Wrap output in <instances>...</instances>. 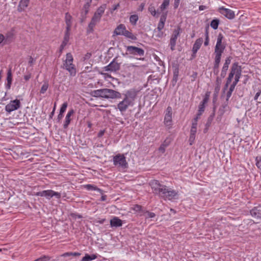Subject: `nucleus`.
Wrapping results in <instances>:
<instances>
[{
    "instance_id": "27",
    "label": "nucleus",
    "mask_w": 261,
    "mask_h": 261,
    "mask_svg": "<svg viewBox=\"0 0 261 261\" xmlns=\"http://www.w3.org/2000/svg\"><path fill=\"white\" fill-rule=\"evenodd\" d=\"M132 210L136 212L139 213L141 216L143 215L145 212V210L143 209V206L139 204L134 205L132 207Z\"/></svg>"
},
{
    "instance_id": "34",
    "label": "nucleus",
    "mask_w": 261,
    "mask_h": 261,
    "mask_svg": "<svg viewBox=\"0 0 261 261\" xmlns=\"http://www.w3.org/2000/svg\"><path fill=\"white\" fill-rule=\"evenodd\" d=\"M138 16L136 14L132 15L129 17L130 22L133 25H136L137 21L138 20Z\"/></svg>"
},
{
    "instance_id": "20",
    "label": "nucleus",
    "mask_w": 261,
    "mask_h": 261,
    "mask_svg": "<svg viewBox=\"0 0 261 261\" xmlns=\"http://www.w3.org/2000/svg\"><path fill=\"white\" fill-rule=\"evenodd\" d=\"M167 14V12H166V13H163L162 14V15H161L160 19V21L158 23V27H157V30L158 31H161L164 28V25H165V21L166 20Z\"/></svg>"
},
{
    "instance_id": "40",
    "label": "nucleus",
    "mask_w": 261,
    "mask_h": 261,
    "mask_svg": "<svg viewBox=\"0 0 261 261\" xmlns=\"http://www.w3.org/2000/svg\"><path fill=\"white\" fill-rule=\"evenodd\" d=\"M148 11L151 13V14L153 16H155L156 13H160L159 12H158L159 10H158V11H156L155 10L154 7L152 5L149 6V7H148Z\"/></svg>"
},
{
    "instance_id": "21",
    "label": "nucleus",
    "mask_w": 261,
    "mask_h": 261,
    "mask_svg": "<svg viewBox=\"0 0 261 261\" xmlns=\"http://www.w3.org/2000/svg\"><path fill=\"white\" fill-rule=\"evenodd\" d=\"M203 42V39L202 38H199L197 39L193 46L192 51L193 54H196L198 49L200 48Z\"/></svg>"
},
{
    "instance_id": "18",
    "label": "nucleus",
    "mask_w": 261,
    "mask_h": 261,
    "mask_svg": "<svg viewBox=\"0 0 261 261\" xmlns=\"http://www.w3.org/2000/svg\"><path fill=\"white\" fill-rule=\"evenodd\" d=\"M75 111L73 109H71L69 110L66 116L65 120L63 124L64 128L66 129L68 127V125L71 121V116L73 115Z\"/></svg>"
},
{
    "instance_id": "31",
    "label": "nucleus",
    "mask_w": 261,
    "mask_h": 261,
    "mask_svg": "<svg viewBox=\"0 0 261 261\" xmlns=\"http://www.w3.org/2000/svg\"><path fill=\"white\" fill-rule=\"evenodd\" d=\"M170 0H163V3L160 7L159 10L161 12H163L166 9L169 5Z\"/></svg>"
},
{
    "instance_id": "15",
    "label": "nucleus",
    "mask_w": 261,
    "mask_h": 261,
    "mask_svg": "<svg viewBox=\"0 0 261 261\" xmlns=\"http://www.w3.org/2000/svg\"><path fill=\"white\" fill-rule=\"evenodd\" d=\"M250 213L254 219L261 220V205L254 207L250 210Z\"/></svg>"
},
{
    "instance_id": "33",
    "label": "nucleus",
    "mask_w": 261,
    "mask_h": 261,
    "mask_svg": "<svg viewBox=\"0 0 261 261\" xmlns=\"http://www.w3.org/2000/svg\"><path fill=\"white\" fill-rule=\"evenodd\" d=\"M205 105L202 102H200L198 107V112L197 114V116L200 117L202 114L203 113L205 110Z\"/></svg>"
},
{
    "instance_id": "63",
    "label": "nucleus",
    "mask_w": 261,
    "mask_h": 261,
    "mask_svg": "<svg viewBox=\"0 0 261 261\" xmlns=\"http://www.w3.org/2000/svg\"><path fill=\"white\" fill-rule=\"evenodd\" d=\"M71 216H72V217L74 218L75 219H76V218L81 219L82 218V215H79V214H73V213L71 214Z\"/></svg>"
},
{
    "instance_id": "26",
    "label": "nucleus",
    "mask_w": 261,
    "mask_h": 261,
    "mask_svg": "<svg viewBox=\"0 0 261 261\" xmlns=\"http://www.w3.org/2000/svg\"><path fill=\"white\" fill-rule=\"evenodd\" d=\"M83 187L85 189L88 191H97L99 192L101 194H102L103 192L102 190L98 188L97 186L94 185L87 184L83 185Z\"/></svg>"
},
{
    "instance_id": "4",
    "label": "nucleus",
    "mask_w": 261,
    "mask_h": 261,
    "mask_svg": "<svg viewBox=\"0 0 261 261\" xmlns=\"http://www.w3.org/2000/svg\"><path fill=\"white\" fill-rule=\"evenodd\" d=\"M149 184L152 190L153 193L161 197L162 193L164 192V189L166 188V186L155 179L151 180Z\"/></svg>"
},
{
    "instance_id": "42",
    "label": "nucleus",
    "mask_w": 261,
    "mask_h": 261,
    "mask_svg": "<svg viewBox=\"0 0 261 261\" xmlns=\"http://www.w3.org/2000/svg\"><path fill=\"white\" fill-rule=\"evenodd\" d=\"M230 62H231V58H230V57H229L226 59L225 63H224L222 68L228 70L229 65L230 64Z\"/></svg>"
},
{
    "instance_id": "28",
    "label": "nucleus",
    "mask_w": 261,
    "mask_h": 261,
    "mask_svg": "<svg viewBox=\"0 0 261 261\" xmlns=\"http://www.w3.org/2000/svg\"><path fill=\"white\" fill-rule=\"evenodd\" d=\"M122 35L127 38L132 39L133 40H136L137 39V38L135 35L133 34L132 32L128 31L126 29L124 32V34Z\"/></svg>"
},
{
    "instance_id": "11",
    "label": "nucleus",
    "mask_w": 261,
    "mask_h": 261,
    "mask_svg": "<svg viewBox=\"0 0 261 261\" xmlns=\"http://www.w3.org/2000/svg\"><path fill=\"white\" fill-rule=\"evenodd\" d=\"M180 32V28L178 27L177 29H175L173 31V34L170 40L169 45L171 49L173 51L175 50V47L176 43V40L178 37L179 36Z\"/></svg>"
},
{
    "instance_id": "16",
    "label": "nucleus",
    "mask_w": 261,
    "mask_h": 261,
    "mask_svg": "<svg viewBox=\"0 0 261 261\" xmlns=\"http://www.w3.org/2000/svg\"><path fill=\"white\" fill-rule=\"evenodd\" d=\"M72 17L71 15L68 12L66 13L65 16V21L66 25V32L70 33L71 27L72 26Z\"/></svg>"
},
{
    "instance_id": "10",
    "label": "nucleus",
    "mask_w": 261,
    "mask_h": 261,
    "mask_svg": "<svg viewBox=\"0 0 261 261\" xmlns=\"http://www.w3.org/2000/svg\"><path fill=\"white\" fill-rule=\"evenodd\" d=\"M126 53L128 54L143 56L144 55V50L141 48H139L134 46H127L126 47Z\"/></svg>"
},
{
    "instance_id": "13",
    "label": "nucleus",
    "mask_w": 261,
    "mask_h": 261,
    "mask_svg": "<svg viewBox=\"0 0 261 261\" xmlns=\"http://www.w3.org/2000/svg\"><path fill=\"white\" fill-rule=\"evenodd\" d=\"M219 12L229 19H233L235 17L234 12L232 10L225 8L224 7H220Z\"/></svg>"
},
{
    "instance_id": "2",
    "label": "nucleus",
    "mask_w": 261,
    "mask_h": 261,
    "mask_svg": "<svg viewBox=\"0 0 261 261\" xmlns=\"http://www.w3.org/2000/svg\"><path fill=\"white\" fill-rule=\"evenodd\" d=\"M94 96L107 99L120 98L122 94L115 90L110 89H101L93 91Z\"/></svg>"
},
{
    "instance_id": "25",
    "label": "nucleus",
    "mask_w": 261,
    "mask_h": 261,
    "mask_svg": "<svg viewBox=\"0 0 261 261\" xmlns=\"http://www.w3.org/2000/svg\"><path fill=\"white\" fill-rule=\"evenodd\" d=\"M6 80H7V84H6V88L7 90H9L11 88L12 82V74L11 69H9L8 70Z\"/></svg>"
},
{
    "instance_id": "43",
    "label": "nucleus",
    "mask_w": 261,
    "mask_h": 261,
    "mask_svg": "<svg viewBox=\"0 0 261 261\" xmlns=\"http://www.w3.org/2000/svg\"><path fill=\"white\" fill-rule=\"evenodd\" d=\"M256 166L257 167L261 170V156H257L255 158Z\"/></svg>"
},
{
    "instance_id": "29",
    "label": "nucleus",
    "mask_w": 261,
    "mask_h": 261,
    "mask_svg": "<svg viewBox=\"0 0 261 261\" xmlns=\"http://www.w3.org/2000/svg\"><path fill=\"white\" fill-rule=\"evenodd\" d=\"M228 108V103H225L222 105L219 109V113L220 114V117H217V119H219V120L220 121L221 119V116L224 114L225 112L226 111V109Z\"/></svg>"
},
{
    "instance_id": "30",
    "label": "nucleus",
    "mask_w": 261,
    "mask_h": 261,
    "mask_svg": "<svg viewBox=\"0 0 261 261\" xmlns=\"http://www.w3.org/2000/svg\"><path fill=\"white\" fill-rule=\"evenodd\" d=\"M106 7H107L106 4L102 5L101 6H100L99 7H98L97 8V9L96 11L95 12V13L101 17L102 14L105 12Z\"/></svg>"
},
{
    "instance_id": "32",
    "label": "nucleus",
    "mask_w": 261,
    "mask_h": 261,
    "mask_svg": "<svg viewBox=\"0 0 261 261\" xmlns=\"http://www.w3.org/2000/svg\"><path fill=\"white\" fill-rule=\"evenodd\" d=\"M97 24L96 22L93 21L92 20H91L90 22L88 24V27L87 28V33H92L94 31V28Z\"/></svg>"
},
{
    "instance_id": "22",
    "label": "nucleus",
    "mask_w": 261,
    "mask_h": 261,
    "mask_svg": "<svg viewBox=\"0 0 261 261\" xmlns=\"http://www.w3.org/2000/svg\"><path fill=\"white\" fill-rule=\"evenodd\" d=\"M230 72H232L233 74H234V75H240L242 73V69L241 66L238 65V63H234L232 64Z\"/></svg>"
},
{
    "instance_id": "3",
    "label": "nucleus",
    "mask_w": 261,
    "mask_h": 261,
    "mask_svg": "<svg viewBox=\"0 0 261 261\" xmlns=\"http://www.w3.org/2000/svg\"><path fill=\"white\" fill-rule=\"evenodd\" d=\"M73 58L71 53L66 54V60L63 61V68L69 71L70 75L74 76L76 73L75 65L73 64Z\"/></svg>"
},
{
    "instance_id": "57",
    "label": "nucleus",
    "mask_w": 261,
    "mask_h": 261,
    "mask_svg": "<svg viewBox=\"0 0 261 261\" xmlns=\"http://www.w3.org/2000/svg\"><path fill=\"white\" fill-rule=\"evenodd\" d=\"M91 258L89 254H86V255L83 257L81 261H91Z\"/></svg>"
},
{
    "instance_id": "58",
    "label": "nucleus",
    "mask_w": 261,
    "mask_h": 261,
    "mask_svg": "<svg viewBox=\"0 0 261 261\" xmlns=\"http://www.w3.org/2000/svg\"><path fill=\"white\" fill-rule=\"evenodd\" d=\"M119 7H120L119 3L113 5L111 10V13H112L115 10H117Z\"/></svg>"
},
{
    "instance_id": "41",
    "label": "nucleus",
    "mask_w": 261,
    "mask_h": 261,
    "mask_svg": "<svg viewBox=\"0 0 261 261\" xmlns=\"http://www.w3.org/2000/svg\"><path fill=\"white\" fill-rule=\"evenodd\" d=\"M210 94H211V92L210 91H207L205 93V95L204 96V98H203V100H202V101L201 102H202L203 103H204V104H206L208 102V101L209 100Z\"/></svg>"
},
{
    "instance_id": "54",
    "label": "nucleus",
    "mask_w": 261,
    "mask_h": 261,
    "mask_svg": "<svg viewBox=\"0 0 261 261\" xmlns=\"http://www.w3.org/2000/svg\"><path fill=\"white\" fill-rule=\"evenodd\" d=\"M220 89V86H219V84H217V85L215 87V93L214 95L217 97V94H218Z\"/></svg>"
},
{
    "instance_id": "46",
    "label": "nucleus",
    "mask_w": 261,
    "mask_h": 261,
    "mask_svg": "<svg viewBox=\"0 0 261 261\" xmlns=\"http://www.w3.org/2000/svg\"><path fill=\"white\" fill-rule=\"evenodd\" d=\"M101 16L94 13V15L93 16L91 20L93 21H94L96 23H98V22L100 21V19H101Z\"/></svg>"
},
{
    "instance_id": "62",
    "label": "nucleus",
    "mask_w": 261,
    "mask_h": 261,
    "mask_svg": "<svg viewBox=\"0 0 261 261\" xmlns=\"http://www.w3.org/2000/svg\"><path fill=\"white\" fill-rule=\"evenodd\" d=\"M197 132V127H194V126H191V128L190 130V134L196 135Z\"/></svg>"
},
{
    "instance_id": "7",
    "label": "nucleus",
    "mask_w": 261,
    "mask_h": 261,
    "mask_svg": "<svg viewBox=\"0 0 261 261\" xmlns=\"http://www.w3.org/2000/svg\"><path fill=\"white\" fill-rule=\"evenodd\" d=\"M178 195V192L174 190L169 188L166 186L164 192L162 193L161 198L164 200H171L175 198Z\"/></svg>"
},
{
    "instance_id": "55",
    "label": "nucleus",
    "mask_w": 261,
    "mask_h": 261,
    "mask_svg": "<svg viewBox=\"0 0 261 261\" xmlns=\"http://www.w3.org/2000/svg\"><path fill=\"white\" fill-rule=\"evenodd\" d=\"M145 213L147 214V217H146V218H154L155 216V214L154 213L152 212H149L148 211L145 210Z\"/></svg>"
},
{
    "instance_id": "1",
    "label": "nucleus",
    "mask_w": 261,
    "mask_h": 261,
    "mask_svg": "<svg viewBox=\"0 0 261 261\" xmlns=\"http://www.w3.org/2000/svg\"><path fill=\"white\" fill-rule=\"evenodd\" d=\"M139 91L135 89H130L123 94V98L117 105V108L123 114L129 107H132L137 98Z\"/></svg>"
},
{
    "instance_id": "8",
    "label": "nucleus",
    "mask_w": 261,
    "mask_h": 261,
    "mask_svg": "<svg viewBox=\"0 0 261 261\" xmlns=\"http://www.w3.org/2000/svg\"><path fill=\"white\" fill-rule=\"evenodd\" d=\"M223 38V36L222 34H219L217 39L216 45L215 47L214 54H219L222 55L224 52L226 46L225 44L222 43Z\"/></svg>"
},
{
    "instance_id": "48",
    "label": "nucleus",
    "mask_w": 261,
    "mask_h": 261,
    "mask_svg": "<svg viewBox=\"0 0 261 261\" xmlns=\"http://www.w3.org/2000/svg\"><path fill=\"white\" fill-rule=\"evenodd\" d=\"M221 55L215 54V60L214 63L220 64L221 58Z\"/></svg>"
},
{
    "instance_id": "14",
    "label": "nucleus",
    "mask_w": 261,
    "mask_h": 261,
    "mask_svg": "<svg viewBox=\"0 0 261 261\" xmlns=\"http://www.w3.org/2000/svg\"><path fill=\"white\" fill-rule=\"evenodd\" d=\"M172 109L170 106H168L166 110V113L164 117V123L167 126H169L172 122Z\"/></svg>"
},
{
    "instance_id": "17",
    "label": "nucleus",
    "mask_w": 261,
    "mask_h": 261,
    "mask_svg": "<svg viewBox=\"0 0 261 261\" xmlns=\"http://www.w3.org/2000/svg\"><path fill=\"white\" fill-rule=\"evenodd\" d=\"M69 36H70V33L65 32L63 40V41L60 46V48H59V52L60 56L62 54V52L64 49V47L67 44V43L69 40Z\"/></svg>"
},
{
    "instance_id": "12",
    "label": "nucleus",
    "mask_w": 261,
    "mask_h": 261,
    "mask_svg": "<svg viewBox=\"0 0 261 261\" xmlns=\"http://www.w3.org/2000/svg\"><path fill=\"white\" fill-rule=\"evenodd\" d=\"M120 68V65L114 59L108 65L103 67L106 71L116 72Z\"/></svg>"
},
{
    "instance_id": "36",
    "label": "nucleus",
    "mask_w": 261,
    "mask_h": 261,
    "mask_svg": "<svg viewBox=\"0 0 261 261\" xmlns=\"http://www.w3.org/2000/svg\"><path fill=\"white\" fill-rule=\"evenodd\" d=\"M91 2L92 0H90L89 1L87 2L83 6V9L85 11V15H86L89 12Z\"/></svg>"
},
{
    "instance_id": "6",
    "label": "nucleus",
    "mask_w": 261,
    "mask_h": 261,
    "mask_svg": "<svg viewBox=\"0 0 261 261\" xmlns=\"http://www.w3.org/2000/svg\"><path fill=\"white\" fill-rule=\"evenodd\" d=\"M35 195L41 197H45L48 199H50L54 196L56 197L57 199H60L61 197L60 193L55 192L51 190H44L37 192L35 194Z\"/></svg>"
},
{
    "instance_id": "51",
    "label": "nucleus",
    "mask_w": 261,
    "mask_h": 261,
    "mask_svg": "<svg viewBox=\"0 0 261 261\" xmlns=\"http://www.w3.org/2000/svg\"><path fill=\"white\" fill-rule=\"evenodd\" d=\"M92 55L90 53H87L86 54L84 55V56L83 57V61H88L91 57Z\"/></svg>"
},
{
    "instance_id": "24",
    "label": "nucleus",
    "mask_w": 261,
    "mask_h": 261,
    "mask_svg": "<svg viewBox=\"0 0 261 261\" xmlns=\"http://www.w3.org/2000/svg\"><path fill=\"white\" fill-rule=\"evenodd\" d=\"M126 30V27L123 24H120L115 29L114 34L116 35H122Z\"/></svg>"
},
{
    "instance_id": "56",
    "label": "nucleus",
    "mask_w": 261,
    "mask_h": 261,
    "mask_svg": "<svg viewBox=\"0 0 261 261\" xmlns=\"http://www.w3.org/2000/svg\"><path fill=\"white\" fill-rule=\"evenodd\" d=\"M227 71V69L222 68V69L221 70V74H220V76H221V78L223 79L225 77V76L226 75Z\"/></svg>"
},
{
    "instance_id": "19",
    "label": "nucleus",
    "mask_w": 261,
    "mask_h": 261,
    "mask_svg": "<svg viewBox=\"0 0 261 261\" xmlns=\"http://www.w3.org/2000/svg\"><path fill=\"white\" fill-rule=\"evenodd\" d=\"M30 0H20L17 6V11L19 12H23L28 7Z\"/></svg>"
},
{
    "instance_id": "60",
    "label": "nucleus",
    "mask_w": 261,
    "mask_h": 261,
    "mask_svg": "<svg viewBox=\"0 0 261 261\" xmlns=\"http://www.w3.org/2000/svg\"><path fill=\"white\" fill-rule=\"evenodd\" d=\"M180 0H174L173 7L174 9H176L179 5Z\"/></svg>"
},
{
    "instance_id": "52",
    "label": "nucleus",
    "mask_w": 261,
    "mask_h": 261,
    "mask_svg": "<svg viewBox=\"0 0 261 261\" xmlns=\"http://www.w3.org/2000/svg\"><path fill=\"white\" fill-rule=\"evenodd\" d=\"M195 135H196L190 134V137H189V142H190V145H192L193 144V143H194L195 139Z\"/></svg>"
},
{
    "instance_id": "45",
    "label": "nucleus",
    "mask_w": 261,
    "mask_h": 261,
    "mask_svg": "<svg viewBox=\"0 0 261 261\" xmlns=\"http://www.w3.org/2000/svg\"><path fill=\"white\" fill-rule=\"evenodd\" d=\"M168 146V144H166L165 142H164L163 144H162L160 147L159 148V150L161 153H163L165 152L166 148Z\"/></svg>"
},
{
    "instance_id": "64",
    "label": "nucleus",
    "mask_w": 261,
    "mask_h": 261,
    "mask_svg": "<svg viewBox=\"0 0 261 261\" xmlns=\"http://www.w3.org/2000/svg\"><path fill=\"white\" fill-rule=\"evenodd\" d=\"M31 76H32L31 73H29L28 74H27L24 76V79L26 81H28L31 79Z\"/></svg>"
},
{
    "instance_id": "39",
    "label": "nucleus",
    "mask_w": 261,
    "mask_h": 261,
    "mask_svg": "<svg viewBox=\"0 0 261 261\" xmlns=\"http://www.w3.org/2000/svg\"><path fill=\"white\" fill-rule=\"evenodd\" d=\"M48 83L47 82H44L43 85L41 87V90H40V93L41 94H44L45 93V92L47 91V89L48 88Z\"/></svg>"
},
{
    "instance_id": "44",
    "label": "nucleus",
    "mask_w": 261,
    "mask_h": 261,
    "mask_svg": "<svg viewBox=\"0 0 261 261\" xmlns=\"http://www.w3.org/2000/svg\"><path fill=\"white\" fill-rule=\"evenodd\" d=\"M50 257L47 255H43L40 258L35 259L34 261H49Z\"/></svg>"
},
{
    "instance_id": "9",
    "label": "nucleus",
    "mask_w": 261,
    "mask_h": 261,
    "mask_svg": "<svg viewBox=\"0 0 261 261\" xmlns=\"http://www.w3.org/2000/svg\"><path fill=\"white\" fill-rule=\"evenodd\" d=\"M21 107V103L19 100L15 99L11 100L10 102L5 106V110L7 112L10 113L12 111L19 109Z\"/></svg>"
},
{
    "instance_id": "38",
    "label": "nucleus",
    "mask_w": 261,
    "mask_h": 261,
    "mask_svg": "<svg viewBox=\"0 0 261 261\" xmlns=\"http://www.w3.org/2000/svg\"><path fill=\"white\" fill-rule=\"evenodd\" d=\"M219 24V20L217 19H213L211 22V26L214 30L218 29Z\"/></svg>"
},
{
    "instance_id": "37",
    "label": "nucleus",
    "mask_w": 261,
    "mask_h": 261,
    "mask_svg": "<svg viewBox=\"0 0 261 261\" xmlns=\"http://www.w3.org/2000/svg\"><path fill=\"white\" fill-rule=\"evenodd\" d=\"M214 116H215V110H214L213 112L210 115V116L207 118V122L206 123V126L207 127H209L211 125V124L213 121V120L214 118Z\"/></svg>"
},
{
    "instance_id": "50",
    "label": "nucleus",
    "mask_w": 261,
    "mask_h": 261,
    "mask_svg": "<svg viewBox=\"0 0 261 261\" xmlns=\"http://www.w3.org/2000/svg\"><path fill=\"white\" fill-rule=\"evenodd\" d=\"M200 117L196 116V117L192 120V126H194V127H197V121L198 119H199Z\"/></svg>"
},
{
    "instance_id": "49",
    "label": "nucleus",
    "mask_w": 261,
    "mask_h": 261,
    "mask_svg": "<svg viewBox=\"0 0 261 261\" xmlns=\"http://www.w3.org/2000/svg\"><path fill=\"white\" fill-rule=\"evenodd\" d=\"M166 34L161 31H157V34L155 35V36L159 38H162L164 37H165Z\"/></svg>"
},
{
    "instance_id": "59",
    "label": "nucleus",
    "mask_w": 261,
    "mask_h": 261,
    "mask_svg": "<svg viewBox=\"0 0 261 261\" xmlns=\"http://www.w3.org/2000/svg\"><path fill=\"white\" fill-rule=\"evenodd\" d=\"M234 75V74H233L232 72H230V73H229L228 76L227 78V81H228V83L231 82L232 79Z\"/></svg>"
},
{
    "instance_id": "23",
    "label": "nucleus",
    "mask_w": 261,
    "mask_h": 261,
    "mask_svg": "<svg viewBox=\"0 0 261 261\" xmlns=\"http://www.w3.org/2000/svg\"><path fill=\"white\" fill-rule=\"evenodd\" d=\"M122 221L118 217H115L110 220L111 227H118L122 225Z\"/></svg>"
},
{
    "instance_id": "5",
    "label": "nucleus",
    "mask_w": 261,
    "mask_h": 261,
    "mask_svg": "<svg viewBox=\"0 0 261 261\" xmlns=\"http://www.w3.org/2000/svg\"><path fill=\"white\" fill-rule=\"evenodd\" d=\"M113 164L115 166L126 169L128 167V163L123 154L119 153L113 158Z\"/></svg>"
},
{
    "instance_id": "35",
    "label": "nucleus",
    "mask_w": 261,
    "mask_h": 261,
    "mask_svg": "<svg viewBox=\"0 0 261 261\" xmlns=\"http://www.w3.org/2000/svg\"><path fill=\"white\" fill-rule=\"evenodd\" d=\"M179 74V69L178 67H175L173 71V82L176 83L178 80V76Z\"/></svg>"
},
{
    "instance_id": "47",
    "label": "nucleus",
    "mask_w": 261,
    "mask_h": 261,
    "mask_svg": "<svg viewBox=\"0 0 261 261\" xmlns=\"http://www.w3.org/2000/svg\"><path fill=\"white\" fill-rule=\"evenodd\" d=\"M67 106H68L67 102H64L61 106V107L60 110V112L64 114V113L65 112V111L67 108Z\"/></svg>"
},
{
    "instance_id": "61",
    "label": "nucleus",
    "mask_w": 261,
    "mask_h": 261,
    "mask_svg": "<svg viewBox=\"0 0 261 261\" xmlns=\"http://www.w3.org/2000/svg\"><path fill=\"white\" fill-rule=\"evenodd\" d=\"M35 60L33 58L32 56L29 57V64L30 66H32L34 64Z\"/></svg>"
},
{
    "instance_id": "53",
    "label": "nucleus",
    "mask_w": 261,
    "mask_h": 261,
    "mask_svg": "<svg viewBox=\"0 0 261 261\" xmlns=\"http://www.w3.org/2000/svg\"><path fill=\"white\" fill-rule=\"evenodd\" d=\"M241 76V74L234 75V80L232 84L236 86L240 80Z\"/></svg>"
}]
</instances>
